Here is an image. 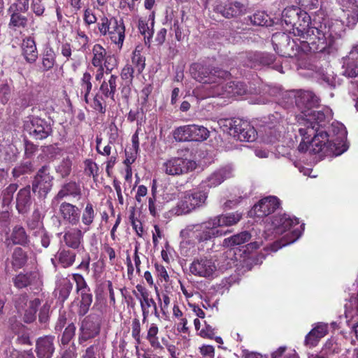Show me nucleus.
Returning a JSON list of instances; mask_svg holds the SVG:
<instances>
[{"instance_id":"obj_1","label":"nucleus","mask_w":358,"mask_h":358,"mask_svg":"<svg viewBox=\"0 0 358 358\" xmlns=\"http://www.w3.org/2000/svg\"><path fill=\"white\" fill-rule=\"evenodd\" d=\"M282 20L292 28L293 36L298 37L304 50L312 49L326 54L336 50V41L341 36L336 29L341 26L338 22L330 24L327 20L320 22L315 19L311 22L310 15L297 6L285 8Z\"/></svg>"},{"instance_id":"obj_2","label":"nucleus","mask_w":358,"mask_h":358,"mask_svg":"<svg viewBox=\"0 0 358 358\" xmlns=\"http://www.w3.org/2000/svg\"><path fill=\"white\" fill-rule=\"evenodd\" d=\"M309 118L299 119V132L302 141L298 146L300 152L308 151L310 154L329 155L331 144L328 143V134L324 127L332 119L330 108H324L317 113L309 114Z\"/></svg>"},{"instance_id":"obj_3","label":"nucleus","mask_w":358,"mask_h":358,"mask_svg":"<svg viewBox=\"0 0 358 358\" xmlns=\"http://www.w3.org/2000/svg\"><path fill=\"white\" fill-rule=\"evenodd\" d=\"M299 223L296 217L283 214L273 217L271 223H268L266 227L267 231H272L275 235H282L292 228H294ZM303 230L302 226L293 229L279 242H275L271 246V250L275 252L282 247L294 243L301 236Z\"/></svg>"},{"instance_id":"obj_4","label":"nucleus","mask_w":358,"mask_h":358,"mask_svg":"<svg viewBox=\"0 0 358 358\" xmlns=\"http://www.w3.org/2000/svg\"><path fill=\"white\" fill-rule=\"evenodd\" d=\"M101 36L121 48L125 38V26L122 19L103 16L97 24Z\"/></svg>"},{"instance_id":"obj_5","label":"nucleus","mask_w":358,"mask_h":358,"mask_svg":"<svg viewBox=\"0 0 358 358\" xmlns=\"http://www.w3.org/2000/svg\"><path fill=\"white\" fill-rule=\"evenodd\" d=\"M292 40L288 34L285 33H275L272 36V43L274 50L281 56L286 57H297L300 52L308 53V52H320L314 51L312 49L304 50L302 45L297 39V36H294ZM325 53L324 52H323Z\"/></svg>"},{"instance_id":"obj_6","label":"nucleus","mask_w":358,"mask_h":358,"mask_svg":"<svg viewBox=\"0 0 358 358\" xmlns=\"http://www.w3.org/2000/svg\"><path fill=\"white\" fill-rule=\"evenodd\" d=\"M220 124L224 131L241 141H253L256 138V130L246 120L227 119L220 120Z\"/></svg>"},{"instance_id":"obj_7","label":"nucleus","mask_w":358,"mask_h":358,"mask_svg":"<svg viewBox=\"0 0 358 358\" xmlns=\"http://www.w3.org/2000/svg\"><path fill=\"white\" fill-rule=\"evenodd\" d=\"M191 74L197 81L205 84L220 85L222 80L230 76L228 71L218 69H211L200 64H194L191 66Z\"/></svg>"},{"instance_id":"obj_8","label":"nucleus","mask_w":358,"mask_h":358,"mask_svg":"<svg viewBox=\"0 0 358 358\" xmlns=\"http://www.w3.org/2000/svg\"><path fill=\"white\" fill-rule=\"evenodd\" d=\"M209 135L210 131L206 127L195 124L178 127L173 133V138L178 142L203 141Z\"/></svg>"},{"instance_id":"obj_9","label":"nucleus","mask_w":358,"mask_h":358,"mask_svg":"<svg viewBox=\"0 0 358 358\" xmlns=\"http://www.w3.org/2000/svg\"><path fill=\"white\" fill-rule=\"evenodd\" d=\"M207 198L208 193L204 191L188 192L178 203L176 213L178 215L189 213L192 210L203 206Z\"/></svg>"},{"instance_id":"obj_10","label":"nucleus","mask_w":358,"mask_h":358,"mask_svg":"<svg viewBox=\"0 0 358 358\" xmlns=\"http://www.w3.org/2000/svg\"><path fill=\"white\" fill-rule=\"evenodd\" d=\"M189 272L196 277L213 278L216 275L217 265L210 257H199L195 258L190 264Z\"/></svg>"},{"instance_id":"obj_11","label":"nucleus","mask_w":358,"mask_h":358,"mask_svg":"<svg viewBox=\"0 0 358 358\" xmlns=\"http://www.w3.org/2000/svg\"><path fill=\"white\" fill-rule=\"evenodd\" d=\"M196 167L194 161L182 157H171L162 165L165 173L172 176L185 174L194 170Z\"/></svg>"},{"instance_id":"obj_12","label":"nucleus","mask_w":358,"mask_h":358,"mask_svg":"<svg viewBox=\"0 0 358 358\" xmlns=\"http://www.w3.org/2000/svg\"><path fill=\"white\" fill-rule=\"evenodd\" d=\"M92 64L93 66H105L106 73L109 74L117 66L114 55L108 54L106 50L100 44H95L92 50Z\"/></svg>"},{"instance_id":"obj_13","label":"nucleus","mask_w":358,"mask_h":358,"mask_svg":"<svg viewBox=\"0 0 358 358\" xmlns=\"http://www.w3.org/2000/svg\"><path fill=\"white\" fill-rule=\"evenodd\" d=\"M24 131L28 132L32 138L42 140L50 134L52 129L44 120L38 117L29 116L24 121Z\"/></svg>"},{"instance_id":"obj_14","label":"nucleus","mask_w":358,"mask_h":358,"mask_svg":"<svg viewBox=\"0 0 358 358\" xmlns=\"http://www.w3.org/2000/svg\"><path fill=\"white\" fill-rule=\"evenodd\" d=\"M246 10V6L238 1L216 0L213 6V10L225 18L241 16Z\"/></svg>"},{"instance_id":"obj_15","label":"nucleus","mask_w":358,"mask_h":358,"mask_svg":"<svg viewBox=\"0 0 358 358\" xmlns=\"http://www.w3.org/2000/svg\"><path fill=\"white\" fill-rule=\"evenodd\" d=\"M331 130L336 137L331 140L328 138L327 144H331V147L332 148V149H329V154L333 153L336 156L340 155L348 150V146L345 143L347 138V130L345 126L340 122H333Z\"/></svg>"},{"instance_id":"obj_16","label":"nucleus","mask_w":358,"mask_h":358,"mask_svg":"<svg viewBox=\"0 0 358 358\" xmlns=\"http://www.w3.org/2000/svg\"><path fill=\"white\" fill-rule=\"evenodd\" d=\"M320 99L310 91H306L303 92L297 99L296 104L298 107L301 110V113L297 116L298 122L299 123L300 118H309V114L315 113L320 110H323L327 106L322 107L320 110H313L312 108H315L318 106Z\"/></svg>"},{"instance_id":"obj_17","label":"nucleus","mask_w":358,"mask_h":358,"mask_svg":"<svg viewBox=\"0 0 358 358\" xmlns=\"http://www.w3.org/2000/svg\"><path fill=\"white\" fill-rule=\"evenodd\" d=\"M223 80L222 83L220 85H212L209 88V94L210 96H218L222 95L226 96H234V95H241L246 92L245 85L241 82H235L230 81L228 82L224 86V82L226 80Z\"/></svg>"},{"instance_id":"obj_18","label":"nucleus","mask_w":358,"mask_h":358,"mask_svg":"<svg viewBox=\"0 0 358 358\" xmlns=\"http://www.w3.org/2000/svg\"><path fill=\"white\" fill-rule=\"evenodd\" d=\"M100 331V320L96 315H90L83 321L80 327L78 341L83 343L96 336Z\"/></svg>"},{"instance_id":"obj_19","label":"nucleus","mask_w":358,"mask_h":358,"mask_svg":"<svg viewBox=\"0 0 358 358\" xmlns=\"http://www.w3.org/2000/svg\"><path fill=\"white\" fill-rule=\"evenodd\" d=\"M280 206L279 199L274 196H269L261 199L250 211L251 216L257 217H266L273 213Z\"/></svg>"},{"instance_id":"obj_20","label":"nucleus","mask_w":358,"mask_h":358,"mask_svg":"<svg viewBox=\"0 0 358 358\" xmlns=\"http://www.w3.org/2000/svg\"><path fill=\"white\" fill-rule=\"evenodd\" d=\"M234 176V169L227 165L215 170L201 182L203 187L213 188L221 185L225 180Z\"/></svg>"},{"instance_id":"obj_21","label":"nucleus","mask_w":358,"mask_h":358,"mask_svg":"<svg viewBox=\"0 0 358 358\" xmlns=\"http://www.w3.org/2000/svg\"><path fill=\"white\" fill-rule=\"evenodd\" d=\"M213 219L210 218L204 222L197 224L198 232L196 240L199 242L208 241L212 238L224 236L229 232V231L217 229L216 226L213 224Z\"/></svg>"},{"instance_id":"obj_22","label":"nucleus","mask_w":358,"mask_h":358,"mask_svg":"<svg viewBox=\"0 0 358 358\" xmlns=\"http://www.w3.org/2000/svg\"><path fill=\"white\" fill-rule=\"evenodd\" d=\"M52 178L45 166L39 169L32 183L33 192H38L39 194H45L51 189Z\"/></svg>"},{"instance_id":"obj_23","label":"nucleus","mask_w":358,"mask_h":358,"mask_svg":"<svg viewBox=\"0 0 358 358\" xmlns=\"http://www.w3.org/2000/svg\"><path fill=\"white\" fill-rule=\"evenodd\" d=\"M55 336H45L36 341V352L38 358H50L55 352Z\"/></svg>"},{"instance_id":"obj_24","label":"nucleus","mask_w":358,"mask_h":358,"mask_svg":"<svg viewBox=\"0 0 358 358\" xmlns=\"http://www.w3.org/2000/svg\"><path fill=\"white\" fill-rule=\"evenodd\" d=\"M24 287L34 294L38 293L42 289L43 280L38 269L24 272Z\"/></svg>"},{"instance_id":"obj_25","label":"nucleus","mask_w":358,"mask_h":358,"mask_svg":"<svg viewBox=\"0 0 358 358\" xmlns=\"http://www.w3.org/2000/svg\"><path fill=\"white\" fill-rule=\"evenodd\" d=\"M59 214L63 220L73 226L80 222V213L78 208L70 203L63 202L59 206Z\"/></svg>"},{"instance_id":"obj_26","label":"nucleus","mask_w":358,"mask_h":358,"mask_svg":"<svg viewBox=\"0 0 358 358\" xmlns=\"http://www.w3.org/2000/svg\"><path fill=\"white\" fill-rule=\"evenodd\" d=\"M84 232L79 228H71L64 233L63 241L65 245L73 250H78L82 246Z\"/></svg>"},{"instance_id":"obj_27","label":"nucleus","mask_w":358,"mask_h":358,"mask_svg":"<svg viewBox=\"0 0 358 358\" xmlns=\"http://www.w3.org/2000/svg\"><path fill=\"white\" fill-rule=\"evenodd\" d=\"M22 267V250L20 247H17L13 252L12 260V270L11 272H15L13 278V283L15 286L21 289L22 287V272L18 271Z\"/></svg>"},{"instance_id":"obj_28","label":"nucleus","mask_w":358,"mask_h":358,"mask_svg":"<svg viewBox=\"0 0 358 358\" xmlns=\"http://www.w3.org/2000/svg\"><path fill=\"white\" fill-rule=\"evenodd\" d=\"M213 220V224L216 226L217 229L224 227H230L236 224L242 218V214L238 212L229 213L226 214L219 215L211 217Z\"/></svg>"},{"instance_id":"obj_29","label":"nucleus","mask_w":358,"mask_h":358,"mask_svg":"<svg viewBox=\"0 0 358 358\" xmlns=\"http://www.w3.org/2000/svg\"><path fill=\"white\" fill-rule=\"evenodd\" d=\"M136 288L140 292L141 297L138 299L142 310L143 320H145L150 315V308L155 307L157 303L152 298L150 297L149 292L142 286L138 285Z\"/></svg>"},{"instance_id":"obj_30","label":"nucleus","mask_w":358,"mask_h":358,"mask_svg":"<svg viewBox=\"0 0 358 358\" xmlns=\"http://www.w3.org/2000/svg\"><path fill=\"white\" fill-rule=\"evenodd\" d=\"M8 12L10 15V21L9 26L10 28L15 29L22 25V3L20 0H17L16 3H13Z\"/></svg>"},{"instance_id":"obj_31","label":"nucleus","mask_w":358,"mask_h":358,"mask_svg":"<svg viewBox=\"0 0 358 358\" xmlns=\"http://www.w3.org/2000/svg\"><path fill=\"white\" fill-rule=\"evenodd\" d=\"M117 76L110 75L108 80H103L100 85L99 91L105 98H110L115 101V94L117 91Z\"/></svg>"},{"instance_id":"obj_32","label":"nucleus","mask_w":358,"mask_h":358,"mask_svg":"<svg viewBox=\"0 0 358 358\" xmlns=\"http://www.w3.org/2000/svg\"><path fill=\"white\" fill-rule=\"evenodd\" d=\"M96 212L94 206L88 202L86 204L85 208L83 209L81 215V220L85 226L84 232H86L90 229L91 225L93 224L96 217Z\"/></svg>"},{"instance_id":"obj_33","label":"nucleus","mask_w":358,"mask_h":358,"mask_svg":"<svg viewBox=\"0 0 358 358\" xmlns=\"http://www.w3.org/2000/svg\"><path fill=\"white\" fill-rule=\"evenodd\" d=\"M24 57L29 63L36 62L38 58L36 43L31 38L24 40Z\"/></svg>"},{"instance_id":"obj_34","label":"nucleus","mask_w":358,"mask_h":358,"mask_svg":"<svg viewBox=\"0 0 358 358\" xmlns=\"http://www.w3.org/2000/svg\"><path fill=\"white\" fill-rule=\"evenodd\" d=\"M249 59L250 63L248 64L247 65L250 68L257 67L258 63L268 66L271 64L275 60L274 56L269 53L254 54L253 55H250Z\"/></svg>"},{"instance_id":"obj_35","label":"nucleus","mask_w":358,"mask_h":358,"mask_svg":"<svg viewBox=\"0 0 358 358\" xmlns=\"http://www.w3.org/2000/svg\"><path fill=\"white\" fill-rule=\"evenodd\" d=\"M80 192L81 191L79 185L75 182H70L65 184L62 187L60 191L58 192L57 197L59 199H63L66 196L76 197L80 195Z\"/></svg>"},{"instance_id":"obj_36","label":"nucleus","mask_w":358,"mask_h":358,"mask_svg":"<svg viewBox=\"0 0 358 358\" xmlns=\"http://www.w3.org/2000/svg\"><path fill=\"white\" fill-rule=\"evenodd\" d=\"M73 288V284L68 278H62L57 283L55 289L56 294H58L59 299L65 301L69 296Z\"/></svg>"},{"instance_id":"obj_37","label":"nucleus","mask_w":358,"mask_h":358,"mask_svg":"<svg viewBox=\"0 0 358 358\" xmlns=\"http://www.w3.org/2000/svg\"><path fill=\"white\" fill-rule=\"evenodd\" d=\"M250 238L251 236L248 231H243L224 239L223 245L227 248L239 245L249 241Z\"/></svg>"},{"instance_id":"obj_38","label":"nucleus","mask_w":358,"mask_h":358,"mask_svg":"<svg viewBox=\"0 0 358 358\" xmlns=\"http://www.w3.org/2000/svg\"><path fill=\"white\" fill-rule=\"evenodd\" d=\"M56 63V54L51 47L45 48L42 55V67L43 71L51 69Z\"/></svg>"},{"instance_id":"obj_39","label":"nucleus","mask_w":358,"mask_h":358,"mask_svg":"<svg viewBox=\"0 0 358 358\" xmlns=\"http://www.w3.org/2000/svg\"><path fill=\"white\" fill-rule=\"evenodd\" d=\"M339 3L344 12L348 13V18L352 17L355 21L358 20V3L352 0H339Z\"/></svg>"},{"instance_id":"obj_40","label":"nucleus","mask_w":358,"mask_h":358,"mask_svg":"<svg viewBox=\"0 0 358 358\" xmlns=\"http://www.w3.org/2000/svg\"><path fill=\"white\" fill-rule=\"evenodd\" d=\"M40 305V300L38 299H35L32 301H30L28 305L27 306V308L24 310V322L31 323L36 320V313L38 310V307Z\"/></svg>"},{"instance_id":"obj_41","label":"nucleus","mask_w":358,"mask_h":358,"mask_svg":"<svg viewBox=\"0 0 358 358\" xmlns=\"http://www.w3.org/2000/svg\"><path fill=\"white\" fill-rule=\"evenodd\" d=\"M159 333V328L155 323L150 324L146 336V339L148 341L150 346L154 349H162V346L159 343L157 334Z\"/></svg>"},{"instance_id":"obj_42","label":"nucleus","mask_w":358,"mask_h":358,"mask_svg":"<svg viewBox=\"0 0 358 358\" xmlns=\"http://www.w3.org/2000/svg\"><path fill=\"white\" fill-rule=\"evenodd\" d=\"M28 228L33 231V234L37 236V234H43V225L41 220V213L38 210L34 211L31 219L27 222Z\"/></svg>"},{"instance_id":"obj_43","label":"nucleus","mask_w":358,"mask_h":358,"mask_svg":"<svg viewBox=\"0 0 358 358\" xmlns=\"http://www.w3.org/2000/svg\"><path fill=\"white\" fill-rule=\"evenodd\" d=\"M342 73L343 76L349 78H353L358 75V66L357 63L348 56L344 59Z\"/></svg>"},{"instance_id":"obj_44","label":"nucleus","mask_w":358,"mask_h":358,"mask_svg":"<svg viewBox=\"0 0 358 358\" xmlns=\"http://www.w3.org/2000/svg\"><path fill=\"white\" fill-rule=\"evenodd\" d=\"M81 300L78 310L80 316H84L90 310V307L92 303V294L90 292H83L80 294Z\"/></svg>"},{"instance_id":"obj_45","label":"nucleus","mask_w":358,"mask_h":358,"mask_svg":"<svg viewBox=\"0 0 358 358\" xmlns=\"http://www.w3.org/2000/svg\"><path fill=\"white\" fill-rule=\"evenodd\" d=\"M154 20L152 19L149 24V20L140 19L138 20V29L145 38L148 40L153 35Z\"/></svg>"},{"instance_id":"obj_46","label":"nucleus","mask_w":358,"mask_h":358,"mask_svg":"<svg viewBox=\"0 0 358 358\" xmlns=\"http://www.w3.org/2000/svg\"><path fill=\"white\" fill-rule=\"evenodd\" d=\"M58 259L63 267H69L75 262L76 254L70 250H62L58 253Z\"/></svg>"},{"instance_id":"obj_47","label":"nucleus","mask_w":358,"mask_h":358,"mask_svg":"<svg viewBox=\"0 0 358 358\" xmlns=\"http://www.w3.org/2000/svg\"><path fill=\"white\" fill-rule=\"evenodd\" d=\"M37 268L36 254L32 251L24 252V272Z\"/></svg>"},{"instance_id":"obj_48","label":"nucleus","mask_w":358,"mask_h":358,"mask_svg":"<svg viewBox=\"0 0 358 358\" xmlns=\"http://www.w3.org/2000/svg\"><path fill=\"white\" fill-rule=\"evenodd\" d=\"M159 304L161 310V313L164 318L168 317L169 307L170 305L171 299L167 294H162V296L157 292Z\"/></svg>"},{"instance_id":"obj_49","label":"nucleus","mask_w":358,"mask_h":358,"mask_svg":"<svg viewBox=\"0 0 358 358\" xmlns=\"http://www.w3.org/2000/svg\"><path fill=\"white\" fill-rule=\"evenodd\" d=\"M132 64L134 66V69L138 73V74H141L144 68H145V59L141 55L139 51L135 50L133 52V56L131 58Z\"/></svg>"},{"instance_id":"obj_50","label":"nucleus","mask_w":358,"mask_h":358,"mask_svg":"<svg viewBox=\"0 0 358 358\" xmlns=\"http://www.w3.org/2000/svg\"><path fill=\"white\" fill-rule=\"evenodd\" d=\"M138 152V150L130 148L125 150L126 159L124 161V164L127 166V178H128L129 173L131 172V165L135 162Z\"/></svg>"},{"instance_id":"obj_51","label":"nucleus","mask_w":358,"mask_h":358,"mask_svg":"<svg viewBox=\"0 0 358 358\" xmlns=\"http://www.w3.org/2000/svg\"><path fill=\"white\" fill-rule=\"evenodd\" d=\"M73 279L76 283V288L78 292H80V294H83V292H90V288L87 287V283L80 274H73Z\"/></svg>"},{"instance_id":"obj_52","label":"nucleus","mask_w":358,"mask_h":358,"mask_svg":"<svg viewBox=\"0 0 358 358\" xmlns=\"http://www.w3.org/2000/svg\"><path fill=\"white\" fill-rule=\"evenodd\" d=\"M141 327L140 321L135 318L133 320L131 323V336L136 341L137 345L136 347L141 343Z\"/></svg>"},{"instance_id":"obj_53","label":"nucleus","mask_w":358,"mask_h":358,"mask_svg":"<svg viewBox=\"0 0 358 358\" xmlns=\"http://www.w3.org/2000/svg\"><path fill=\"white\" fill-rule=\"evenodd\" d=\"M72 162L69 159H64L57 168V171L62 176H68L71 171Z\"/></svg>"},{"instance_id":"obj_54","label":"nucleus","mask_w":358,"mask_h":358,"mask_svg":"<svg viewBox=\"0 0 358 358\" xmlns=\"http://www.w3.org/2000/svg\"><path fill=\"white\" fill-rule=\"evenodd\" d=\"M196 224H189L187 225L185 229L181 230L180 236L182 238H196L198 232V229L196 228Z\"/></svg>"},{"instance_id":"obj_55","label":"nucleus","mask_w":358,"mask_h":358,"mask_svg":"<svg viewBox=\"0 0 358 358\" xmlns=\"http://www.w3.org/2000/svg\"><path fill=\"white\" fill-rule=\"evenodd\" d=\"M268 15L263 12H257L250 17L251 22L255 25L264 26L268 22Z\"/></svg>"},{"instance_id":"obj_56","label":"nucleus","mask_w":358,"mask_h":358,"mask_svg":"<svg viewBox=\"0 0 358 358\" xmlns=\"http://www.w3.org/2000/svg\"><path fill=\"white\" fill-rule=\"evenodd\" d=\"M135 69L131 64H127L124 66V67L122 69L120 76L121 78L123 80H125L127 83H131L133 78H134V73L135 72Z\"/></svg>"},{"instance_id":"obj_57","label":"nucleus","mask_w":358,"mask_h":358,"mask_svg":"<svg viewBox=\"0 0 358 358\" xmlns=\"http://www.w3.org/2000/svg\"><path fill=\"white\" fill-rule=\"evenodd\" d=\"M29 6L36 15H42L45 10L41 0H27V7Z\"/></svg>"},{"instance_id":"obj_58","label":"nucleus","mask_w":358,"mask_h":358,"mask_svg":"<svg viewBox=\"0 0 358 358\" xmlns=\"http://www.w3.org/2000/svg\"><path fill=\"white\" fill-rule=\"evenodd\" d=\"M75 331V325L73 323L69 324L63 333L62 337V343L64 345L69 343L71 338L74 336Z\"/></svg>"},{"instance_id":"obj_59","label":"nucleus","mask_w":358,"mask_h":358,"mask_svg":"<svg viewBox=\"0 0 358 358\" xmlns=\"http://www.w3.org/2000/svg\"><path fill=\"white\" fill-rule=\"evenodd\" d=\"M92 76L90 73L85 72L83 73L80 80V85L82 91H86V94H90L92 87L91 83Z\"/></svg>"},{"instance_id":"obj_60","label":"nucleus","mask_w":358,"mask_h":358,"mask_svg":"<svg viewBox=\"0 0 358 358\" xmlns=\"http://www.w3.org/2000/svg\"><path fill=\"white\" fill-rule=\"evenodd\" d=\"M85 170L88 176H92L94 178L98 176L99 167L94 162L87 159L85 162Z\"/></svg>"},{"instance_id":"obj_61","label":"nucleus","mask_w":358,"mask_h":358,"mask_svg":"<svg viewBox=\"0 0 358 358\" xmlns=\"http://www.w3.org/2000/svg\"><path fill=\"white\" fill-rule=\"evenodd\" d=\"M129 220H130L131 226H132L133 229H134V231H136V234L139 237H142L143 234V229L142 223L139 220H138L137 218H136L134 217V213L130 215Z\"/></svg>"},{"instance_id":"obj_62","label":"nucleus","mask_w":358,"mask_h":358,"mask_svg":"<svg viewBox=\"0 0 358 358\" xmlns=\"http://www.w3.org/2000/svg\"><path fill=\"white\" fill-rule=\"evenodd\" d=\"M272 358H296L295 353L292 351L286 352L284 347L279 348L272 354Z\"/></svg>"},{"instance_id":"obj_63","label":"nucleus","mask_w":358,"mask_h":358,"mask_svg":"<svg viewBox=\"0 0 358 358\" xmlns=\"http://www.w3.org/2000/svg\"><path fill=\"white\" fill-rule=\"evenodd\" d=\"M315 334L317 338H323L328 332V327L327 324L324 323H318L315 328H313L311 331Z\"/></svg>"},{"instance_id":"obj_64","label":"nucleus","mask_w":358,"mask_h":358,"mask_svg":"<svg viewBox=\"0 0 358 358\" xmlns=\"http://www.w3.org/2000/svg\"><path fill=\"white\" fill-rule=\"evenodd\" d=\"M10 98V89L7 84H0V103L5 104Z\"/></svg>"}]
</instances>
